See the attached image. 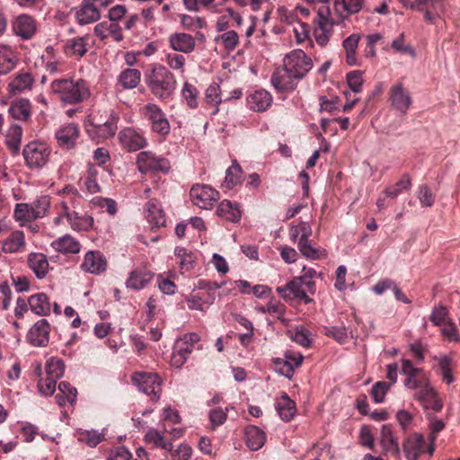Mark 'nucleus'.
I'll list each match as a JSON object with an SVG mask.
<instances>
[{"instance_id": "nucleus-1", "label": "nucleus", "mask_w": 460, "mask_h": 460, "mask_svg": "<svg viewBox=\"0 0 460 460\" xmlns=\"http://www.w3.org/2000/svg\"><path fill=\"white\" fill-rule=\"evenodd\" d=\"M312 67L311 59L302 49H296L288 54L284 58V68L279 77L302 78Z\"/></svg>"}, {"instance_id": "nucleus-2", "label": "nucleus", "mask_w": 460, "mask_h": 460, "mask_svg": "<svg viewBox=\"0 0 460 460\" xmlns=\"http://www.w3.org/2000/svg\"><path fill=\"white\" fill-rule=\"evenodd\" d=\"M199 341L200 337L195 332L186 333L177 339L172 349L171 365L177 368L181 367L194 349H202Z\"/></svg>"}, {"instance_id": "nucleus-3", "label": "nucleus", "mask_w": 460, "mask_h": 460, "mask_svg": "<svg viewBox=\"0 0 460 460\" xmlns=\"http://www.w3.org/2000/svg\"><path fill=\"white\" fill-rule=\"evenodd\" d=\"M50 154V147L40 141L30 142L22 150L25 164L30 169L42 168L48 163Z\"/></svg>"}, {"instance_id": "nucleus-4", "label": "nucleus", "mask_w": 460, "mask_h": 460, "mask_svg": "<svg viewBox=\"0 0 460 460\" xmlns=\"http://www.w3.org/2000/svg\"><path fill=\"white\" fill-rule=\"evenodd\" d=\"M137 169L141 173H167L171 169L169 160L151 151H142L137 157Z\"/></svg>"}, {"instance_id": "nucleus-5", "label": "nucleus", "mask_w": 460, "mask_h": 460, "mask_svg": "<svg viewBox=\"0 0 460 460\" xmlns=\"http://www.w3.org/2000/svg\"><path fill=\"white\" fill-rule=\"evenodd\" d=\"M131 381L140 391L149 395L153 401L160 398L162 392L161 378L157 374L136 372L132 375Z\"/></svg>"}, {"instance_id": "nucleus-6", "label": "nucleus", "mask_w": 460, "mask_h": 460, "mask_svg": "<svg viewBox=\"0 0 460 460\" xmlns=\"http://www.w3.org/2000/svg\"><path fill=\"white\" fill-rule=\"evenodd\" d=\"M190 196L194 205L203 209H210L219 199V192L209 185L195 184L190 190Z\"/></svg>"}, {"instance_id": "nucleus-7", "label": "nucleus", "mask_w": 460, "mask_h": 460, "mask_svg": "<svg viewBox=\"0 0 460 460\" xmlns=\"http://www.w3.org/2000/svg\"><path fill=\"white\" fill-rule=\"evenodd\" d=\"M402 449L408 460H417L426 451L432 455L435 447L431 443L426 447L424 437L421 434L414 433L405 439Z\"/></svg>"}, {"instance_id": "nucleus-8", "label": "nucleus", "mask_w": 460, "mask_h": 460, "mask_svg": "<svg viewBox=\"0 0 460 460\" xmlns=\"http://www.w3.org/2000/svg\"><path fill=\"white\" fill-rule=\"evenodd\" d=\"M58 146L63 150L75 148L80 137V129L77 124L68 123L61 126L55 134Z\"/></svg>"}, {"instance_id": "nucleus-9", "label": "nucleus", "mask_w": 460, "mask_h": 460, "mask_svg": "<svg viewBox=\"0 0 460 460\" xmlns=\"http://www.w3.org/2000/svg\"><path fill=\"white\" fill-rule=\"evenodd\" d=\"M304 287H305V285L303 279L296 277L285 286L278 287L276 290L285 300L299 298L307 304L312 302V299L306 295Z\"/></svg>"}, {"instance_id": "nucleus-10", "label": "nucleus", "mask_w": 460, "mask_h": 460, "mask_svg": "<svg viewBox=\"0 0 460 460\" xmlns=\"http://www.w3.org/2000/svg\"><path fill=\"white\" fill-rule=\"evenodd\" d=\"M145 116L150 121L154 132L162 136L169 134V122L159 107L155 104H147L145 107Z\"/></svg>"}, {"instance_id": "nucleus-11", "label": "nucleus", "mask_w": 460, "mask_h": 460, "mask_svg": "<svg viewBox=\"0 0 460 460\" xmlns=\"http://www.w3.org/2000/svg\"><path fill=\"white\" fill-rule=\"evenodd\" d=\"M49 323L46 319H40L29 330L27 340L35 347H46L49 342Z\"/></svg>"}, {"instance_id": "nucleus-12", "label": "nucleus", "mask_w": 460, "mask_h": 460, "mask_svg": "<svg viewBox=\"0 0 460 460\" xmlns=\"http://www.w3.org/2000/svg\"><path fill=\"white\" fill-rule=\"evenodd\" d=\"M119 140L123 148L128 152L137 151L147 145L146 137L131 128L121 130L119 134Z\"/></svg>"}, {"instance_id": "nucleus-13", "label": "nucleus", "mask_w": 460, "mask_h": 460, "mask_svg": "<svg viewBox=\"0 0 460 460\" xmlns=\"http://www.w3.org/2000/svg\"><path fill=\"white\" fill-rule=\"evenodd\" d=\"M81 268L86 272L98 275L106 270L107 261L100 251H89L84 255Z\"/></svg>"}, {"instance_id": "nucleus-14", "label": "nucleus", "mask_w": 460, "mask_h": 460, "mask_svg": "<svg viewBox=\"0 0 460 460\" xmlns=\"http://www.w3.org/2000/svg\"><path fill=\"white\" fill-rule=\"evenodd\" d=\"M94 34L102 41L111 39L116 42L123 40L122 29L118 22L103 21L94 27Z\"/></svg>"}, {"instance_id": "nucleus-15", "label": "nucleus", "mask_w": 460, "mask_h": 460, "mask_svg": "<svg viewBox=\"0 0 460 460\" xmlns=\"http://www.w3.org/2000/svg\"><path fill=\"white\" fill-rule=\"evenodd\" d=\"M13 31L22 40H30L36 33V21L28 14H21L13 21Z\"/></svg>"}, {"instance_id": "nucleus-16", "label": "nucleus", "mask_w": 460, "mask_h": 460, "mask_svg": "<svg viewBox=\"0 0 460 460\" xmlns=\"http://www.w3.org/2000/svg\"><path fill=\"white\" fill-rule=\"evenodd\" d=\"M414 397L426 409H431L434 411L438 412L443 408L442 400L439 398L438 393L434 390V388L430 386V385H426L423 389L416 393Z\"/></svg>"}, {"instance_id": "nucleus-17", "label": "nucleus", "mask_w": 460, "mask_h": 460, "mask_svg": "<svg viewBox=\"0 0 460 460\" xmlns=\"http://www.w3.org/2000/svg\"><path fill=\"white\" fill-rule=\"evenodd\" d=\"M145 216L151 226V229L160 228L165 226V214L156 199H150L145 208Z\"/></svg>"}, {"instance_id": "nucleus-18", "label": "nucleus", "mask_w": 460, "mask_h": 460, "mask_svg": "<svg viewBox=\"0 0 460 460\" xmlns=\"http://www.w3.org/2000/svg\"><path fill=\"white\" fill-rule=\"evenodd\" d=\"M82 200V197L71 196V197H62L55 204V209L58 215L63 216L67 223L75 217L76 208L80 205Z\"/></svg>"}, {"instance_id": "nucleus-19", "label": "nucleus", "mask_w": 460, "mask_h": 460, "mask_svg": "<svg viewBox=\"0 0 460 460\" xmlns=\"http://www.w3.org/2000/svg\"><path fill=\"white\" fill-rule=\"evenodd\" d=\"M26 240L24 233L15 230L2 242V252L4 253H17L25 251Z\"/></svg>"}, {"instance_id": "nucleus-20", "label": "nucleus", "mask_w": 460, "mask_h": 460, "mask_svg": "<svg viewBox=\"0 0 460 460\" xmlns=\"http://www.w3.org/2000/svg\"><path fill=\"white\" fill-rule=\"evenodd\" d=\"M392 107L405 115L412 99L406 88H392L389 97Z\"/></svg>"}, {"instance_id": "nucleus-21", "label": "nucleus", "mask_w": 460, "mask_h": 460, "mask_svg": "<svg viewBox=\"0 0 460 460\" xmlns=\"http://www.w3.org/2000/svg\"><path fill=\"white\" fill-rule=\"evenodd\" d=\"M101 17L100 11L93 3H88V0H83L81 4L75 10V19L81 25L89 24L96 22Z\"/></svg>"}, {"instance_id": "nucleus-22", "label": "nucleus", "mask_w": 460, "mask_h": 460, "mask_svg": "<svg viewBox=\"0 0 460 460\" xmlns=\"http://www.w3.org/2000/svg\"><path fill=\"white\" fill-rule=\"evenodd\" d=\"M272 102L271 94L264 88L254 90L247 97V104L249 108L254 111H266Z\"/></svg>"}, {"instance_id": "nucleus-23", "label": "nucleus", "mask_w": 460, "mask_h": 460, "mask_svg": "<svg viewBox=\"0 0 460 460\" xmlns=\"http://www.w3.org/2000/svg\"><path fill=\"white\" fill-rule=\"evenodd\" d=\"M169 44L171 48L179 52L190 53L196 46L195 39L185 32H176L169 36Z\"/></svg>"}, {"instance_id": "nucleus-24", "label": "nucleus", "mask_w": 460, "mask_h": 460, "mask_svg": "<svg viewBox=\"0 0 460 460\" xmlns=\"http://www.w3.org/2000/svg\"><path fill=\"white\" fill-rule=\"evenodd\" d=\"M27 263L38 279H43L49 272V261L41 252H31L28 255Z\"/></svg>"}, {"instance_id": "nucleus-25", "label": "nucleus", "mask_w": 460, "mask_h": 460, "mask_svg": "<svg viewBox=\"0 0 460 460\" xmlns=\"http://www.w3.org/2000/svg\"><path fill=\"white\" fill-rule=\"evenodd\" d=\"M58 93L61 102L66 104H75L90 96L89 88H63Z\"/></svg>"}, {"instance_id": "nucleus-26", "label": "nucleus", "mask_w": 460, "mask_h": 460, "mask_svg": "<svg viewBox=\"0 0 460 460\" xmlns=\"http://www.w3.org/2000/svg\"><path fill=\"white\" fill-rule=\"evenodd\" d=\"M53 249L57 252L66 253H78L81 249L80 243L71 235H64L53 241L51 243Z\"/></svg>"}, {"instance_id": "nucleus-27", "label": "nucleus", "mask_w": 460, "mask_h": 460, "mask_svg": "<svg viewBox=\"0 0 460 460\" xmlns=\"http://www.w3.org/2000/svg\"><path fill=\"white\" fill-rule=\"evenodd\" d=\"M217 214L224 219L236 223L241 219V210L238 204L233 203L228 199L221 201L217 209Z\"/></svg>"}, {"instance_id": "nucleus-28", "label": "nucleus", "mask_w": 460, "mask_h": 460, "mask_svg": "<svg viewBox=\"0 0 460 460\" xmlns=\"http://www.w3.org/2000/svg\"><path fill=\"white\" fill-rule=\"evenodd\" d=\"M364 0H335L334 10L341 18H346L350 14L358 13Z\"/></svg>"}, {"instance_id": "nucleus-29", "label": "nucleus", "mask_w": 460, "mask_h": 460, "mask_svg": "<svg viewBox=\"0 0 460 460\" xmlns=\"http://www.w3.org/2000/svg\"><path fill=\"white\" fill-rule=\"evenodd\" d=\"M30 309L38 315H48L50 313V303L44 293H37L28 298Z\"/></svg>"}, {"instance_id": "nucleus-30", "label": "nucleus", "mask_w": 460, "mask_h": 460, "mask_svg": "<svg viewBox=\"0 0 460 460\" xmlns=\"http://www.w3.org/2000/svg\"><path fill=\"white\" fill-rule=\"evenodd\" d=\"M276 410L284 421H289L296 412V403L287 394H284L276 402Z\"/></svg>"}, {"instance_id": "nucleus-31", "label": "nucleus", "mask_w": 460, "mask_h": 460, "mask_svg": "<svg viewBox=\"0 0 460 460\" xmlns=\"http://www.w3.org/2000/svg\"><path fill=\"white\" fill-rule=\"evenodd\" d=\"M17 61V56L11 47L0 45V74H7L13 70Z\"/></svg>"}, {"instance_id": "nucleus-32", "label": "nucleus", "mask_w": 460, "mask_h": 460, "mask_svg": "<svg viewBox=\"0 0 460 460\" xmlns=\"http://www.w3.org/2000/svg\"><path fill=\"white\" fill-rule=\"evenodd\" d=\"M246 445L255 451L262 447L265 443V433L256 426H248L245 429Z\"/></svg>"}, {"instance_id": "nucleus-33", "label": "nucleus", "mask_w": 460, "mask_h": 460, "mask_svg": "<svg viewBox=\"0 0 460 460\" xmlns=\"http://www.w3.org/2000/svg\"><path fill=\"white\" fill-rule=\"evenodd\" d=\"M88 37H76L68 40L65 46V52L69 56L83 57L87 52Z\"/></svg>"}, {"instance_id": "nucleus-34", "label": "nucleus", "mask_w": 460, "mask_h": 460, "mask_svg": "<svg viewBox=\"0 0 460 460\" xmlns=\"http://www.w3.org/2000/svg\"><path fill=\"white\" fill-rule=\"evenodd\" d=\"M421 13H424V20L431 24L436 23L438 18H441L445 12L443 0H430Z\"/></svg>"}, {"instance_id": "nucleus-35", "label": "nucleus", "mask_w": 460, "mask_h": 460, "mask_svg": "<svg viewBox=\"0 0 460 460\" xmlns=\"http://www.w3.org/2000/svg\"><path fill=\"white\" fill-rule=\"evenodd\" d=\"M31 103L26 99H20L13 102L9 112L15 119L26 121L31 117Z\"/></svg>"}, {"instance_id": "nucleus-36", "label": "nucleus", "mask_w": 460, "mask_h": 460, "mask_svg": "<svg viewBox=\"0 0 460 460\" xmlns=\"http://www.w3.org/2000/svg\"><path fill=\"white\" fill-rule=\"evenodd\" d=\"M381 445L385 452H391L394 455H398L400 452L399 445L389 425H383L381 429Z\"/></svg>"}, {"instance_id": "nucleus-37", "label": "nucleus", "mask_w": 460, "mask_h": 460, "mask_svg": "<svg viewBox=\"0 0 460 460\" xmlns=\"http://www.w3.org/2000/svg\"><path fill=\"white\" fill-rule=\"evenodd\" d=\"M22 137V128L17 124L10 127L6 135L5 144L13 155H17L21 147V140Z\"/></svg>"}, {"instance_id": "nucleus-38", "label": "nucleus", "mask_w": 460, "mask_h": 460, "mask_svg": "<svg viewBox=\"0 0 460 460\" xmlns=\"http://www.w3.org/2000/svg\"><path fill=\"white\" fill-rule=\"evenodd\" d=\"M151 279L152 275L149 272L136 270L130 273L126 284L128 288L137 290L145 288Z\"/></svg>"}, {"instance_id": "nucleus-39", "label": "nucleus", "mask_w": 460, "mask_h": 460, "mask_svg": "<svg viewBox=\"0 0 460 460\" xmlns=\"http://www.w3.org/2000/svg\"><path fill=\"white\" fill-rule=\"evenodd\" d=\"M411 188V180L408 173L402 175V179L395 184L385 188L384 193L391 199L397 198L403 190H409Z\"/></svg>"}, {"instance_id": "nucleus-40", "label": "nucleus", "mask_w": 460, "mask_h": 460, "mask_svg": "<svg viewBox=\"0 0 460 460\" xmlns=\"http://www.w3.org/2000/svg\"><path fill=\"white\" fill-rule=\"evenodd\" d=\"M298 249L303 256L311 260H320L326 258V251L321 247L314 246L311 241L298 243Z\"/></svg>"}, {"instance_id": "nucleus-41", "label": "nucleus", "mask_w": 460, "mask_h": 460, "mask_svg": "<svg viewBox=\"0 0 460 460\" xmlns=\"http://www.w3.org/2000/svg\"><path fill=\"white\" fill-rule=\"evenodd\" d=\"M286 310V305L280 302H270L267 305L258 308L259 312L272 314L276 316L284 325H288V320L284 317Z\"/></svg>"}, {"instance_id": "nucleus-42", "label": "nucleus", "mask_w": 460, "mask_h": 460, "mask_svg": "<svg viewBox=\"0 0 460 460\" xmlns=\"http://www.w3.org/2000/svg\"><path fill=\"white\" fill-rule=\"evenodd\" d=\"M242 174L243 171L241 166L236 161H234L233 164L226 170L224 183L225 187L227 189H232L239 184L242 181Z\"/></svg>"}, {"instance_id": "nucleus-43", "label": "nucleus", "mask_w": 460, "mask_h": 460, "mask_svg": "<svg viewBox=\"0 0 460 460\" xmlns=\"http://www.w3.org/2000/svg\"><path fill=\"white\" fill-rule=\"evenodd\" d=\"M50 198L49 196H40L31 205V217H34V219L44 217L50 208Z\"/></svg>"}, {"instance_id": "nucleus-44", "label": "nucleus", "mask_w": 460, "mask_h": 460, "mask_svg": "<svg viewBox=\"0 0 460 460\" xmlns=\"http://www.w3.org/2000/svg\"><path fill=\"white\" fill-rule=\"evenodd\" d=\"M77 439L91 447H94L104 439V435L96 430H79Z\"/></svg>"}, {"instance_id": "nucleus-45", "label": "nucleus", "mask_w": 460, "mask_h": 460, "mask_svg": "<svg viewBox=\"0 0 460 460\" xmlns=\"http://www.w3.org/2000/svg\"><path fill=\"white\" fill-rule=\"evenodd\" d=\"M140 78L141 73L139 70L128 68L120 73L119 80L121 86H137Z\"/></svg>"}, {"instance_id": "nucleus-46", "label": "nucleus", "mask_w": 460, "mask_h": 460, "mask_svg": "<svg viewBox=\"0 0 460 460\" xmlns=\"http://www.w3.org/2000/svg\"><path fill=\"white\" fill-rule=\"evenodd\" d=\"M45 370L47 376L58 380L64 374V363L59 358H51L47 361Z\"/></svg>"}, {"instance_id": "nucleus-47", "label": "nucleus", "mask_w": 460, "mask_h": 460, "mask_svg": "<svg viewBox=\"0 0 460 460\" xmlns=\"http://www.w3.org/2000/svg\"><path fill=\"white\" fill-rule=\"evenodd\" d=\"M98 173L99 172L94 165L88 167L84 179V186L91 194L97 193L101 190V187L97 181Z\"/></svg>"}, {"instance_id": "nucleus-48", "label": "nucleus", "mask_w": 460, "mask_h": 460, "mask_svg": "<svg viewBox=\"0 0 460 460\" xmlns=\"http://www.w3.org/2000/svg\"><path fill=\"white\" fill-rule=\"evenodd\" d=\"M404 385L409 389H423L426 385H429V379L420 369V373H414L412 376L406 377Z\"/></svg>"}, {"instance_id": "nucleus-49", "label": "nucleus", "mask_w": 460, "mask_h": 460, "mask_svg": "<svg viewBox=\"0 0 460 460\" xmlns=\"http://www.w3.org/2000/svg\"><path fill=\"white\" fill-rule=\"evenodd\" d=\"M118 119L119 118L117 116L111 114V118L106 122L96 125L98 134L103 138L114 136L117 130Z\"/></svg>"}, {"instance_id": "nucleus-50", "label": "nucleus", "mask_w": 460, "mask_h": 460, "mask_svg": "<svg viewBox=\"0 0 460 460\" xmlns=\"http://www.w3.org/2000/svg\"><path fill=\"white\" fill-rule=\"evenodd\" d=\"M147 442H152L155 447L166 451H172V442H166L162 432L156 429H150L145 436Z\"/></svg>"}, {"instance_id": "nucleus-51", "label": "nucleus", "mask_w": 460, "mask_h": 460, "mask_svg": "<svg viewBox=\"0 0 460 460\" xmlns=\"http://www.w3.org/2000/svg\"><path fill=\"white\" fill-rule=\"evenodd\" d=\"M438 367L442 379L447 385L452 384L455 378L452 374V359L447 356H443L438 358Z\"/></svg>"}, {"instance_id": "nucleus-52", "label": "nucleus", "mask_w": 460, "mask_h": 460, "mask_svg": "<svg viewBox=\"0 0 460 460\" xmlns=\"http://www.w3.org/2000/svg\"><path fill=\"white\" fill-rule=\"evenodd\" d=\"M71 228L75 231H88L93 227V218L90 216H80L76 212L75 217L69 223Z\"/></svg>"}, {"instance_id": "nucleus-53", "label": "nucleus", "mask_w": 460, "mask_h": 460, "mask_svg": "<svg viewBox=\"0 0 460 460\" xmlns=\"http://www.w3.org/2000/svg\"><path fill=\"white\" fill-rule=\"evenodd\" d=\"M175 254L180 258V267L182 270L189 271L194 268L195 257L184 248H178Z\"/></svg>"}, {"instance_id": "nucleus-54", "label": "nucleus", "mask_w": 460, "mask_h": 460, "mask_svg": "<svg viewBox=\"0 0 460 460\" xmlns=\"http://www.w3.org/2000/svg\"><path fill=\"white\" fill-rule=\"evenodd\" d=\"M13 216L16 221L29 222L34 220L32 217L31 205L27 203H18L15 206Z\"/></svg>"}, {"instance_id": "nucleus-55", "label": "nucleus", "mask_w": 460, "mask_h": 460, "mask_svg": "<svg viewBox=\"0 0 460 460\" xmlns=\"http://www.w3.org/2000/svg\"><path fill=\"white\" fill-rule=\"evenodd\" d=\"M405 34L404 32H402L397 38H395L392 41V48L394 51L402 53V54H409L411 57L415 56L414 49L410 46L406 45L405 43Z\"/></svg>"}, {"instance_id": "nucleus-56", "label": "nucleus", "mask_w": 460, "mask_h": 460, "mask_svg": "<svg viewBox=\"0 0 460 460\" xmlns=\"http://www.w3.org/2000/svg\"><path fill=\"white\" fill-rule=\"evenodd\" d=\"M289 332L291 340L294 341L296 343L305 348L310 346L311 341L309 339V332L304 327L296 328Z\"/></svg>"}, {"instance_id": "nucleus-57", "label": "nucleus", "mask_w": 460, "mask_h": 460, "mask_svg": "<svg viewBox=\"0 0 460 460\" xmlns=\"http://www.w3.org/2000/svg\"><path fill=\"white\" fill-rule=\"evenodd\" d=\"M448 315V310L446 306L440 305L434 306L432 309L429 320L435 326H440L442 323L445 324L447 317Z\"/></svg>"}, {"instance_id": "nucleus-58", "label": "nucleus", "mask_w": 460, "mask_h": 460, "mask_svg": "<svg viewBox=\"0 0 460 460\" xmlns=\"http://www.w3.org/2000/svg\"><path fill=\"white\" fill-rule=\"evenodd\" d=\"M391 384L385 381H379L372 387V396L376 402L380 403L384 401L387 391L390 389Z\"/></svg>"}, {"instance_id": "nucleus-59", "label": "nucleus", "mask_w": 460, "mask_h": 460, "mask_svg": "<svg viewBox=\"0 0 460 460\" xmlns=\"http://www.w3.org/2000/svg\"><path fill=\"white\" fill-rule=\"evenodd\" d=\"M441 332L442 335L449 341L460 342V334L458 333L456 325L451 320L445 322Z\"/></svg>"}, {"instance_id": "nucleus-60", "label": "nucleus", "mask_w": 460, "mask_h": 460, "mask_svg": "<svg viewBox=\"0 0 460 460\" xmlns=\"http://www.w3.org/2000/svg\"><path fill=\"white\" fill-rule=\"evenodd\" d=\"M205 100L208 103L218 104L222 102L229 101L230 97L226 96L223 99V92L221 91V88H207Z\"/></svg>"}, {"instance_id": "nucleus-61", "label": "nucleus", "mask_w": 460, "mask_h": 460, "mask_svg": "<svg viewBox=\"0 0 460 460\" xmlns=\"http://www.w3.org/2000/svg\"><path fill=\"white\" fill-rule=\"evenodd\" d=\"M171 457L172 460H190L192 455V448L185 443L181 444L177 449L172 448Z\"/></svg>"}, {"instance_id": "nucleus-62", "label": "nucleus", "mask_w": 460, "mask_h": 460, "mask_svg": "<svg viewBox=\"0 0 460 460\" xmlns=\"http://www.w3.org/2000/svg\"><path fill=\"white\" fill-rule=\"evenodd\" d=\"M57 379L46 376V378H40L38 382V388L40 394L48 396L51 395L56 390Z\"/></svg>"}, {"instance_id": "nucleus-63", "label": "nucleus", "mask_w": 460, "mask_h": 460, "mask_svg": "<svg viewBox=\"0 0 460 460\" xmlns=\"http://www.w3.org/2000/svg\"><path fill=\"white\" fill-rule=\"evenodd\" d=\"M418 198L422 207H431L435 202V197L427 185L420 187Z\"/></svg>"}, {"instance_id": "nucleus-64", "label": "nucleus", "mask_w": 460, "mask_h": 460, "mask_svg": "<svg viewBox=\"0 0 460 460\" xmlns=\"http://www.w3.org/2000/svg\"><path fill=\"white\" fill-rule=\"evenodd\" d=\"M224 47L227 50H233L239 43L238 34L234 31H228L220 36Z\"/></svg>"}]
</instances>
